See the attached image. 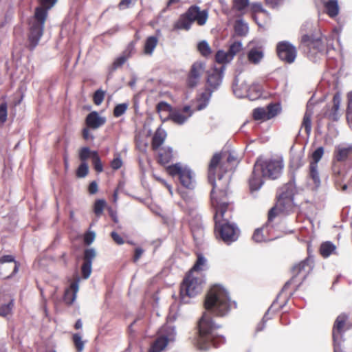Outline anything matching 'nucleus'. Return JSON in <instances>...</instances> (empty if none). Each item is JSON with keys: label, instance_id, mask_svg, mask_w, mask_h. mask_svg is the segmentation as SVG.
I'll use <instances>...</instances> for the list:
<instances>
[{"label": "nucleus", "instance_id": "20", "mask_svg": "<svg viewBox=\"0 0 352 352\" xmlns=\"http://www.w3.org/2000/svg\"><path fill=\"white\" fill-rule=\"evenodd\" d=\"M85 122L88 128L96 129L105 124L106 118L100 116L98 112L92 111L87 116Z\"/></svg>", "mask_w": 352, "mask_h": 352}, {"label": "nucleus", "instance_id": "6", "mask_svg": "<svg viewBox=\"0 0 352 352\" xmlns=\"http://www.w3.org/2000/svg\"><path fill=\"white\" fill-rule=\"evenodd\" d=\"M296 192L294 178L279 189L278 201L276 206L272 208L268 213V221H272L279 212H285L290 210L293 206L294 196Z\"/></svg>", "mask_w": 352, "mask_h": 352}, {"label": "nucleus", "instance_id": "26", "mask_svg": "<svg viewBox=\"0 0 352 352\" xmlns=\"http://www.w3.org/2000/svg\"><path fill=\"white\" fill-rule=\"evenodd\" d=\"M166 137V133L164 130L158 129L152 139V147L153 150L158 149L164 143Z\"/></svg>", "mask_w": 352, "mask_h": 352}, {"label": "nucleus", "instance_id": "60", "mask_svg": "<svg viewBox=\"0 0 352 352\" xmlns=\"http://www.w3.org/2000/svg\"><path fill=\"white\" fill-rule=\"evenodd\" d=\"M122 165V161L120 156L114 158L111 162V166L113 170H118L121 168Z\"/></svg>", "mask_w": 352, "mask_h": 352}, {"label": "nucleus", "instance_id": "62", "mask_svg": "<svg viewBox=\"0 0 352 352\" xmlns=\"http://www.w3.org/2000/svg\"><path fill=\"white\" fill-rule=\"evenodd\" d=\"M89 192L91 195H94L98 191V184L96 181H93L90 183L88 188Z\"/></svg>", "mask_w": 352, "mask_h": 352}, {"label": "nucleus", "instance_id": "17", "mask_svg": "<svg viewBox=\"0 0 352 352\" xmlns=\"http://www.w3.org/2000/svg\"><path fill=\"white\" fill-rule=\"evenodd\" d=\"M206 70V64L201 61L194 63L188 77L187 83L190 87H195Z\"/></svg>", "mask_w": 352, "mask_h": 352}, {"label": "nucleus", "instance_id": "52", "mask_svg": "<svg viewBox=\"0 0 352 352\" xmlns=\"http://www.w3.org/2000/svg\"><path fill=\"white\" fill-rule=\"evenodd\" d=\"M249 5V0H234V8L241 12L244 10Z\"/></svg>", "mask_w": 352, "mask_h": 352}, {"label": "nucleus", "instance_id": "47", "mask_svg": "<svg viewBox=\"0 0 352 352\" xmlns=\"http://www.w3.org/2000/svg\"><path fill=\"white\" fill-rule=\"evenodd\" d=\"M89 147H83L79 152V158L82 162H86L87 160L89 157L92 159V153Z\"/></svg>", "mask_w": 352, "mask_h": 352}, {"label": "nucleus", "instance_id": "9", "mask_svg": "<svg viewBox=\"0 0 352 352\" xmlns=\"http://www.w3.org/2000/svg\"><path fill=\"white\" fill-rule=\"evenodd\" d=\"M203 280L189 273L180 287V300L182 303L190 302V299L196 296L202 290Z\"/></svg>", "mask_w": 352, "mask_h": 352}, {"label": "nucleus", "instance_id": "63", "mask_svg": "<svg viewBox=\"0 0 352 352\" xmlns=\"http://www.w3.org/2000/svg\"><path fill=\"white\" fill-rule=\"evenodd\" d=\"M82 137L85 140H93L94 139V137L92 134L89 133V130L88 128H84L82 130Z\"/></svg>", "mask_w": 352, "mask_h": 352}, {"label": "nucleus", "instance_id": "38", "mask_svg": "<svg viewBox=\"0 0 352 352\" xmlns=\"http://www.w3.org/2000/svg\"><path fill=\"white\" fill-rule=\"evenodd\" d=\"M197 49L200 54L204 56H208L211 54V49L209 44L206 41H201L197 45Z\"/></svg>", "mask_w": 352, "mask_h": 352}, {"label": "nucleus", "instance_id": "18", "mask_svg": "<svg viewBox=\"0 0 352 352\" xmlns=\"http://www.w3.org/2000/svg\"><path fill=\"white\" fill-rule=\"evenodd\" d=\"M193 111L189 105L184 107L182 111H173L170 113L168 119L172 120L175 124L182 125L188 119L192 116Z\"/></svg>", "mask_w": 352, "mask_h": 352}, {"label": "nucleus", "instance_id": "58", "mask_svg": "<svg viewBox=\"0 0 352 352\" xmlns=\"http://www.w3.org/2000/svg\"><path fill=\"white\" fill-rule=\"evenodd\" d=\"M238 81L236 80H234V83H233V85H232V89H233V92L234 94L238 97V98H243L244 97L245 95H246V92H247V90H248V87L247 85H245V91H241V90L239 89H238Z\"/></svg>", "mask_w": 352, "mask_h": 352}, {"label": "nucleus", "instance_id": "41", "mask_svg": "<svg viewBox=\"0 0 352 352\" xmlns=\"http://www.w3.org/2000/svg\"><path fill=\"white\" fill-rule=\"evenodd\" d=\"M234 29L236 34L240 36L245 35L248 32L247 23H243L241 20L236 21Z\"/></svg>", "mask_w": 352, "mask_h": 352}, {"label": "nucleus", "instance_id": "2", "mask_svg": "<svg viewBox=\"0 0 352 352\" xmlns=\"http://www.w3.org/2000/svg\"><path fill=\"white\" fill-rule=\"evenodd\" d=\"M221 155L215 153L210 160L208 167V179L212 188L210 192L211 204L214 209L231 206L228 200V186L231 179L232 173L221 171L215 177V170L221 162Z\"/></svg>", "mask_w": 352, "mask_h": 352}, {"label": "nucleus", "instance_id": "14", "mask_svg": "<svg viewBox=\"0 0 352 352\" xmlns=\"http://www.w3.org/2000/svg\"><path fill=\"white\" fill-rule=\"evenodd\" d=\"M347 318L348 316L346 314H342L337 317L334 322L333 327L334 352H342L340 345L343 340V334L349 329L346 324Z\"/></svg>", "mask_w": 352, "mask_h": 352}, {"label": "nucleus", "instance_id": "57", "mask_svg": "<svg viewBox=\"0 0 352 352\" xmlns=\"http://www.w3.org/2000/svg\"><path fill=\"white\" fill-rule=\"evenodd\" d=\"M252 239L256 243H261L265 241L264 236L263 234V228H257L255 230Z\"/></svg>", "mask_w": 352, "mask_h": 352}, {"label": "nucleus", "instance_id": "35", "mask_svg": "<svg viewBox=\"0 0 352 352\" xmlns=\"http://www.w3.org/2000/svg\"><path fill=\"white\" fill-rule=\"evenodd\" d=\"M232 59V55L229 54L228 51L219 50L215 55L216 61L221 64L229 63Z\"/></svg>", "mask_w": 352, "mask_h": 352}, {"label": "nucleus", "instance_id": "3", "mask_svg": "<svg viewBox=\"0 0 352 352\" xmlns=\"http://www.w3.org/2000/svg\"><path fill=\"white\" fill-rule=\"evenodd\" d=\"M232 206L217 208L214 216L215 231L226 244L236 241L239 236L240 230L235 223L230 222L232 217Z\"/></svg>", "mask_w": 352, "mask_h": 352}, {"label": "nucleus", "instance_id": "39", "mask_svg": "<svg viewBox=\"0 0 352 352\" xmlns=\"http://www.w3.org/2000/svg\"><path fill=\"white\" fill-rule=\"evenodd\" d=\"M92 163L94 169L98 173H101L103 171V166L100 160V158L98 155L97 151H93L92 153Z\"/></svg>", "mask_w": 352, "mask_h": 352}, {"label": "nucleus", "instance_id": "56", "mask_svg": "<svg viewBox=\"0 0 352 352\" xmlns=\"http://www.w3.org/2000/svg\"><path fill=\"white\" fill-rule=\"evenodd\" d=\"M277 298H278L277 296ZM277 300L278 298H276L272 303V306L269 308V309L267 310V311L265 313V316H263V320H262V322L258 324L257 327H256V331H262L264 327H265V323L266 322V321L269 319L267 318V314H268V312L270 311V309H272V307L275 306L276 303L277 302Z\"/></svg>", "mask_w": 352, "mask_h": 352}, {"label": "nucleus", "instance_id": "50", "mask_svg": "<svg viewBox=\"0 0 352 352\" xmlns=\"http://www.w3.org/2000/svg\"><path fill=\"white\" fill-rule=\"evenodd\" d=\"M96 255V252L94 248L86 249L84 252V262L92 264V261Z\"/></svg>", "mask_w": 352, "mask_h": 352}, {"label": "nucleus", "instance_id": "46", "mask_svg": "<svg viewBox=\"0 0 352 352\" xmlns=\"http://www.w3.org/2000/svg\"><path fill=\"white\" fill-rule=\"evenodd\" d=\"M73 342L78 352H82L84 349L85 342L79 333L73 335Z\"/></svg>", "mask_w": 352, "mask_h": 352}, {"label": "nucleus", "instance_id": "16", "mask_svg": "<svg viewBox=\"0 0 352 352\" xmlns=\"http://www.w3.org/2000/svg\"><path fill=\"white\" fill-rule=\"evenodd\" d=\"M19 265L12 255H4L0 258V276L10 278L19 271Z\"/></svg>", "mask_w": 352, "mask_h": 352}, {"label": "nucleus", "instance_id": "45", "mask_svg": "<svg viewBox=\"0 0 352 352\" xmlns=\"http://www.w3.org/2000/svg\"><path fill=\"white\" fill-rule=\"evenodd\" d=\"M128 106V103L126 102L117 104L113 109V116L116 118L120 117L125 113Z\"/></svg>", "mask_w": 352, "mask_h": 352}, {"label": "nucleus", "instance_id": "31", "mask_svg": "<svg viewBox=\"0 0 352 352\" xmlns=\"http://www.w3.org/2000/svg\"><path fill=\"white\" fill-rule=\"evenodd\" d=\"M157 111L160 114V118L162 119L163 116L167 114L166 117L164 118V121L168 119V116L170 113H172L173 111L172 109V107L170 104L164 101H161L157 104Z\"/></svg>", "mask_w": 352, "mask_h": 352}, {"label": "nucleus", "instance_id": "23", "mask_svg": "<svg viewBox=\"0 0 352 352\" xmlns=\"http://www.w3.org/2000/svg\"><path fill=\"white\" fill-rule=\"evenodd\" d=\"M333 106L330 111L327 113V116L330 120L337 121L340 118L339 109L341 104V96L340 94L337 93L333 96Z\"/></svg>", "mask_w": 352, "mask_h": 352}, {"label": "nucleus", "instance_id": "27", "mask_svg": "<svg viewBox=\"0 0 352 352\" xmlns=\"http://www.w3.org/2000/svg\"><path fill=\"white\" fill-rule=\"evenodd\" d=\"M336 246L331 241L323 242L320 246V253L323 258L336 254Z\"/></svg>", "mask_w": 352, "mask_h": 352}, {"label": "nucleus", "instance_id": "19", "mask_svg": "<svg viewBox=\"0 0 352 352\" xmlns=\"http://www.w3.org/2000/svg\"><path fill=\"white\" fill-rule=\"evenodd\" d=\"M351 153L352 144H341L335 148L334 159L338 162H344Z\"/></svg>", "mask_w": 352, "mask_h": 352}, {"label": "nucleus", "instance_id": "10", "mask_svg": "<svg viewBox=\"0 0 352 352\" xmlns=\"http://www.w3.org/2000/svg\"><path fill=\"white\" fill-rule=\"evenodd\" d=\"M254 166H256V171L260 172L263 177L271 179H277L280 175L284 166L281 160H264L261 157L257 159Z\"/></svg>", "mask_w": 352, "mask_h": 352}, {"label": "nucleus", "instance_id": "61", "mask_svg": "<svg viewBox=\"0 0 352 352\" xmlns=\"http://www.w3.org/2000/svg\"><path fill=\"white\" fill-rule=\"evenodd\" d=\"M111 236L113 240L118 245H122L124 243V239L116 232H112L111 233Z\"/></svg>", "mask_w": 352, "mask_h": 352}, {"label": "nucleus", "instance_id": "24", "mask_svg": "<svg viewBox=\"0 0 352 352\" xmlns=\"http://www.w3.org/2000/svg\"><path fill=\"white\" fill-rule=\"evenodd\" d=\"M78 291V282H73L70 285L69 288H67L65 291L63 300L65 303L71 305L74 302L76 298V294Z\"/></svg>", "mask_w": 352, "mask_h": 352}, {"label": "nucleus", "instance_id": "49", "mask_svg": "<svg viewBox=\"0 0 352 352\" xmlns=\"http://www.w3.org/2000/svg\"><path fill=\"white\" fill-rule=\"evenodd\" d=\"M242 49V43L241 41H234L232 43L229 47L228 52L230 55H232V58L239 52Z\"/></svg>", "mask_w": 352, "mask_h": 352}, {"label": "nucleus", "instance_id": "42", "mask_svg": "<svg viewBox=\"0 0 352 352\" xmlns=\"http://www.w3.org/2000/svg\"><path fill=\"white\" fill-rule=\"evenodd\" d=\"M311 113L306 111L302 123V126L305 128L306 133L309 135L311 131Z\"/></svg>", "mask_w": 352, "mask_h": 352}, {"label": "nucleus", "instance_id": "13", "mask_svg": "<svg viewBox=\"0 0 352 352\" xmlns=\"http://www.w3.org/2000/svg\"><path fill=\"white\" fill-rule=\"evenodd\" d=\"M168 171L173 177L178 176L181 184L188 188L193 189L195 186V180L193 172L187 166H182L177 163L168 167Z\"/></svg>", "mask_w": 352, "mask_h": 352}, {"label": "nucleus", "instance_id": "59", "mask_svg": "<svg viewBox=\"0 0 352 352\" xmlns=\"http://www.w3.org/2000/svg\"><path fill=\"white\" fill-rule=\"evenodd\" d=\"M95 237V232L94 231H89L84 236V241L87 245H90L94 242Z\"/></svg>", "mask_w": 352, "mask_h": 352}, {"label": "nucleus", "instance_id": "25", "mask_svg": "<svg viewBox=\"0 0 352 352\" xmlns=\"http://www.w3.org/2000/svg\"><path fill=\"white\" fill-rule=\"evenodd\" d=\"M264 57V53L261 47H252L248 52V60L254 65H258Z\"/></svg>", "mask_w": 352, "mask_h": 352}, {"label": "nucleus", "instance_id": "30", "mask_svg": "<svg viewBox=\"0 0 352 352\" xmlns=\"http://www.w3.org/2000/svg\"><path fill=\"white\" fill-rule=\"evenodd\" d=\"M327 14L331 18L336 16L339 12V6L337 0H330L324 3Z\"/></svg>", "mask_w": 352, "mask_h": 352}, {"label": "nucleus", "instance_id": "29", "mask_svg": "<svg viewBox=\"0 0 352 352\" xmlns=\"http://www.w3.org/2000/svg\"><path fill=\"white\" fill-rule=\"evenodd\" d=\"M190 226L192 234L195 240L200 239L204 235V228L201 222V217L197 218V222L194 223L192 221L190 222Z\"/></svg>", "mask_w": 352, "mask_h": 352}, {"label": "nucleus", "instance_id": "37", "mask_svg": "<svg viewBox=\"0 0 352 352\" xmlns=\"http://www.w3.org/2000/svg\"><path fill=\"white\" fill-rule=\"evenodd\" d=\"M126 60L127 57L124 55H121L119 57H118L109 69V74L115 72L119 67H122L124 65V63L126 61Z\"/></svg>", "mask_w": 352, "mask_h": 352}, {"label": "nucleus", "instance_id": "32", "mask_svg": "<svg viewBox=\"0 0 352 352\" xmlns=\"http://www.w3.org/2000/svg\"><path fill=\"white\" fill-rule=\"evenodd\" d=\"M173 157V150L171 148H163L159 153V162L162 164H168Z\"/></svg>", "mask_w": 352, "mask_h": 352}, {"label": "nucleus", "instance_id": "11", "mask_svg": "<svg viewBox=\"0 0 352 352\" xmlns=\"http://www.w3.org/2000/svg\"><path fill=\"white\" fill-rule=\"evenodd\" d=\"M175 327L165 324L157 332V337L151 346L149 352H162L168 343L175 340Z\"/></svg>", "mask_w": 352, "mask_h": 352}, {"label": "nucleus", "instance_id": "44", "mask_svg": "<svg viewBox=\"0 0 352 352\" xmlns=\"http://www.w3.org/2000/svg\"><path fill=\"white\" fill-rule=\"evenodd\" d=\"M252 116L256 120H267V111L264 108L258 107L254 109Z\"/></svg>", "mask_w": 352, "mask_h": 352}, {"label": "nucleus", "instance_id": "21", "mask_svg": "<svg viewBox=\"0 0 352 352\" xmlns=\"http://www.w3.org/2000/svg\"><path fill=\"white\" fill-rule=\"evenodd\" d=\"M264 177L260 172L256 171V166H254L252 175L248 181L251 192L258 191L262 187L264 183L263 179Z\"/></svg>", "mask_w": 352, "mask_h": 352}, {"label": "nucleus", "instance_id": "5", "mask_svg": "<svg viewBox=\"0 0 352 352\" xmlns=\"http://www.w3.org/2000/svg\"><path fill=\"white\" fill-rule=\"evenodd\" d=\"M226 67L221 65L219 67H213L206 72V85L197 100V111L204 109L209 104L213 92L220 87L224 76Z\"/></svg>", "mask_w": 352, "mask_h": 352}, {"label": "nucleus", "instance_id": "36", "mask_svg": "<svg viewBox=\"0 0 352 352\" xmlns=\"http://www.w3.org/2000/svg\"><path fill=\"white\" fill-rule=\"evenodd\" d=\"M14 307V299H10L6 303H0V316H7L11 314Z\"/></svg>", "mask_w": 352, "mask_h": 352}, {"label": "nucleus", "instance_id": "48", "mask_svg": "<svg viewBox=\"0 0 352 352\" xmlns=\"http://www.w3.org/2000/svg\"><path fill=\"white\" fill-rule=\"evenodd\" d=\"M89 173V166L87 162H81L76 170V175L79 178H83Z\"/></svg>", "mask_w": 352, "mask_h": 352}, {"label": "nucleus", "instance_id": "7", "mask_svg": "<svg viewBox=\"0 0 352 352\" xmlns=\"http://www.w3.org/2000/svg\"><path fill=\"white\" fill-rule=\"evenodd\" d=\"M208 18V10H201L198 6L193 5L184 14H181L179 19L175 23L174 28L177 30H189L194 22L202 26L207 22Z\"/></svg>", "mask_w": 352, "mask_h": 352}, {"label": "nucleus", "instance_id": "4", "mask_svg": "<svg viewBox=\"0 0 352 352\" xmlns=\"http://www.w3.org/2000/svg\"><path fill=\"white\" fill-rule=\"evenodd\" d=\"M56 1L57 0H41V6L36 8L34 16L30 20L28 47L31 50H33L38 44L43 34L47 11L54 6Z\"/></svg>", "mask_w": 352, "mask_h": 352}, {"label": "nucleus", "instance_id": "33", "mask_svg": "<svg viewBox=\"0 0 352 352\" xmlns=\"http://www.w3.org/2000/svg\"><path fill=\"white\" fill-rule=\"evenodd\" d=\"M309 177L311 178L316 186H319L320 185V179L318 170V164H316V163H310L309 164Z\"/></svg>", "mask_w": 352, "mask_h": 352}, {"label": "nucleus", "instance_id": "1", "mask_svg": "<svg viewBox=\"0 0 352 352\" xmlns=\"http://www.w3.org/2000/svg\"><path fill=\"white\" fill-rule=\"evenodd\" d=\"M235 302L230 300L229 294L221 285L212 286L204 300L205 311L198 321L195 344L201 351H207L212 346L219 347L226 342V338L216 331L221 328L212 318L226 316L232 308H236Z\"/></svg>", "mask_w": 352, "mask_h": 352}, {"label": "nucleus", "instance_id": "54", "mask_svg": "<svg viewBox=\"0 0 352 352\" xmlns=\"http://www.w3.org/2000/svg\"><path fill=\"white\" fill-rule=\"evenodd\" d=\"M7 103L6 102L0 104V122L4 123L7 120Z\"/></svg>", "mask_w": 352, "mask_h": 352}, {"label": "nucleus", "instance_id": "8", "mask_svg": "<svg viewBox=\"0 0 352 352\" xmlns=\"http://www.w3.org/2000/svg\"><path fill=\"white\" fill-rule=\"evenodd\" d=\"M301 44L307 57L313 62H316L317 57L323 55L326 50L324 37L320 31L303 34Z\"/></svg>", "mask_w": 352, "mask_h": 352}, {"label": "nucleus", "instance_id": "51", "mask_svg": "<svg viewBox=\"0 0 352 352\" xmlns=\"http://www.w3.org/2000/svg\"><path fill=\"white\" fill-rule=\"evenodd\" d=\"M324 154V148L320 146L317 148L312 153V162L311 163H316L318 164V162L321 160Z\"/></svg>", "mask_w": 352, "mask_h": 352}, {"label": "nucleus", "instance_id": "43", "mask_svg": "<svg viewBox=\"0 0 352 352\" xmlns=\"http://www.w3.org/2000/svg\"><path fill=\"white\" fill-rule=\"evenodd\" d=\"M106 201L104 199H98L96 201L94 206V212L97 217H100L106 206Z\"/></svg>", "mask_w": 352, "mask_h": 352}, {"label": "nucleus", "instance_id": "15", "mask_svg": "<svg viewBox=\"0 0 352 352\" xmlns=\"http://www.w3.org/2000/svg\"><path fill=\"white\" fill-rule=\"evenodd\" d=\"M276 52L278 58L288 64L294 63L297 56L296 47L287 41H280L277 43Z\"/></svg>", "mask_w": 352, "mask_h": 352}, {"label": "nucleus", "instance_id": "40", "mask_svg": "<svg viewBox=\"0 0 352 352\" xmlns=\"http://www.w3.org/2000/svg\"><path fill=\"white\" fill-rule=\"evenodd\" d=\"M280 108L278 104H270L267 107V119H271L275 117L279 112Z\"/></svg>", "mask_w": 352, "mask_h": 352}, {"label": "nucleus", "instance_id": "34", "mask_svg": "<svg viewBox=\"0 0 352 352\" xmlns=\"http://www.w3.org/2000/svg\"><path fill=\"white\" fill-rule=\"evenodd\" d=\"M207 260L202 254H198L197 259L190 273L204 270L206 267Z\"/></svg>", "mask_w": 352, "mask_h": 352}, {"label": "nucleus", "instance_id": "22", "mask_svg": "<svg viewBox=\"0 0 352 352\" xmlns=\"http://www.w3.org/2000/svg\"><path fill=\"white\" fill-rule=\"evenodd\" d=\"M221 158L226 156V159L225 162L221 163L219 169L221 171L227 170L228 173H232L234 168L237 165V160L236 158L232 155L231 153H229L228 155L226 154H221ZM222 159H221V160Z\"/></svg>", "mask_w": 352, "mask_h": 352}, {"label": "nucleus", "instance_id": "12", "mask_svg": "<svg viewBox=\"0 0 352 352\" xmlns=\"http://www.w3.org/2000/svg\"><path fill=\"white\" fill-rule=\"evenodd\" d=\"M314 267V259L313 258L307 257L305 260L302 261L299 263L295 265L292 268V278L285 283L281 292L278 295L279 297L283 292H285L289 285L294 281L297 276H300V282L298 285H300L302 282L306 278L307 275L311 272Z\"/></svg>", "mask_w": 352, "mask_h": 352}, {"label": "nucleus", "instance_id": "64", "mask_svg": "<svg viewBox=\"0 0 352 352\" xmlns=\"http://www.w3.org/2000/svg\"><path fill=\"white\" fill-rule=\"evenodd\" d=\"M252 8L254 12H265V10L263 8L262 4L261 3H253L252 4Z\"/></svg>", "mask_w": 352, "mask_h": 352}, {"label": "nucleus", "instance_id": "55", "mask_svg": "<svg viewBox=\"0 0 352 352\" xmlns=\"http://www.w3.org/2000/svg\"><path fill=\"white\" fill-rule=\"evenodd\" d=\"M104 98V91L101 89L97 90L94 94V102L96 105H100Z\"/></svg>", "mask_w": 352, "mask_h": 352}, {"label": "nucleus", "instance_id": "53", "mask_svg": "<svg viewBox=\"0 0 352 352\" xmlns=\"http://www.w3.org/2000/svg\"><path fill=\"white\" fill-rule=\"evenodd\" d=\"M91 265H92L91 263H85V262L83 263L82 267H81V271H82V277L85 279H87L90 276V274L91 272Z\"/></svg>", "mask_w": 352, "mask_h": 352}, {"label": "nucleus", "instance_id": "28", "mask_svg": "<svg viewBox=\"0 0 352 352\" xmlns=\"http://www.w3.org/2000/svg\"><path fill=\"white\" fill-rule=\"evenodd\" d=\"M158 43V38L155 36H148L144 45V53L146 55L151 56Z\"/></svg>", "mask_w": 352, "mask_h": 352}]
</instances>
